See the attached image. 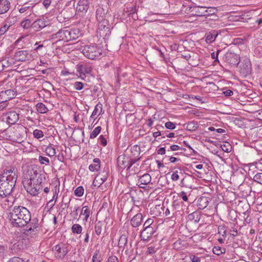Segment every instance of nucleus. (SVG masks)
I'll return each instance as SVG.
<instances>
[{"label": "nucleus", "mask_w": 262, "mask_h": 262, "mask_svg": "<svg viewBox=\"0 0 262 262\" xmlns=\"http://www.w3.org/2000/svg\"><path fill=\"white\" fill-rule=\"evenodd\" d=\"M17 178V169L10 166L4 170L0 176V196L5 198L10 195L15 185Z\"/></svg>", "instance_id": "1"}, {"label": "nucleus", "mask_w": 262, "mask_h": 262, "mask_svg": "<svg viewBox=\"0 0 262 262\" xmlns=\"http://www.w3.org/2000/svg\"><path fill=\"white\" fill-rule=\"evenodd\" d=\"M8 217L13 227H23L31 220V213L25 207L15 206L11 210Z\"/></svg>", "instance_id": "2"}, {"label": "nucleus", "mask_w": 262, "mask_h": 262, "mask_svg": "<svg viewBox=\"0 0 262 262\" xmlns=\"http://www.w3.org/2000/svg\"><path fill=\"white\" fill-rule=\"evenodd\" d=\"M82 54L88 58L94 60L98 58L102 54V49L96 45H85L81 47Z\"/></svg>", "instance_id": "3"}, {"label": "nucleus", "mask_w": 262, "mask_h": 262, "mask_svg": "<svg viewBox=\"0 0 262 262\" xmlns=\"http://www.w3.org/2000/svg\"><path fill=\"white\" fill-rule=\"evenodd\" d=\"M26 128L23 125L14 128L10 135V139L15 142L21 143L26 137Z\"/></svg>", "instance_id": "4"}, {"label": "nucleus", "mask_w": 262, "mask_h": 262, "mask_svg": "<svg viewBox=\"0 0 262 262\" xmlns=\"http://www.w3.org/2000/svg\"><path fill=\"white\" fill-rule=\"evenodd\" d=\"M111 25L107 20L98 23L97 33L104 39H107L111 34Z\"/></svg>", "instance_id": "5"}, {"label": "nucleus", "mask_w": 262, "mask_h": 262, "mask_svg": "<svg viewBox=\"0 0 262 262\" xmlns=\"http://www.w3.org/2000/svg\"><path fill=\"white\" fill-rule=\"evenodd\" d=\"M41 179L40 178V180L37 179V183H33L32 184V182H31V183L28 182L26 183L27 185L25 186V187L27 191L30 194L33 195H36L41 190Z\"/></svg>", "instance_id": "6"}, {"label": "nucleus", "mask_w": 262, "mask_h": 262, "mask_svg": "<svg viewBox=\"0 0 262 262\" xmlns=\"http://www.w3.org/2000/svg\"><path fill=\"white\" fill-rule=\"evenodd\" d=\"M14 57L18 61H27L32 60L33 56L32 54L27 50H19L15 52Z\"/></svg>", "instance_id": "7"}, {"label": "nucleus", "mask_w": 262, "mask_h": 262, "mask_svg": "<svg viewBox=\"0 0 262 262\" xmlns=\"http://www.w3.org/2000/svg\"><path fill=\"white\" fill-rule=\"evenodd\" d=\"M157 229V227H149L144 228V230L141 232L140 237L142 241H148L152 235L154 234Z\"/></svg>", "instance_id": "8"}, {"label": "nucleus", "mask_w": 262, "mask_h": 262, "mask_svg": "<svg viewBox=\"0 0 262 262\" xmlns=\"http://www.w3.org/2000/svg\"><path fill=\"white\" fill-rule=\"evenodd\" d=\"M25 175V179H27L25 180L26 183L28 182L31 183V182L35 180L36 178H38L37 179H38L39 178V176H38L39 173L37 170L32 167L28 168L27 170L26 171Z\"/></svg>", "instance_id": "9"}, {"label": "nucleus", "mask_w": 262, "mask_h": 262, "mask_svg": "<svg viewBox=\"0 0 262 262\" xmlns=\"http://www.w3.org/2000/svg\"><path fill=\"white\" fill-rule=\"evenodd\" d=\"M66 40L67 41L75 40L81 35L80 31L78 28L66 29Z\"/></svg>", "instance_id": "10"}, {"label": "nucleus", "mask_w": 262, "mask_h": 262, "mask_svg": "<svg viewBox=\"0 0 262 262\" xmlns=\"http://www.w3.org/2000/svg\"><path fill=\"white\" fill-rule=\"evenodd\" d=\"M77 72L79 73V76L83 79V76L86 74H90L92 72L91 66L86 64H78L76 66Z\"/></svg>", "instance_id": "11"}, {"label": "nucleus", "mask_w": 262, "mask_h": 262, "mask_svg": "<svg viewBox=\"0 0 262 262\" xmlns=\"http://www.w3.org/2000/svg\"><path fill=\"white\" fill-rule=\"evenodd\" d=\"M53 250L55 251L57 256L60 258L64 257L68 253L67 247L63 244L56 245L53 248Z\"/></svg>", "instance_id": "12"}, {"label": "nucleus", "mask_w": 262, "mask_h": 262, "mask_svg": "<svg viewBox=\"0 0 262 262\" xmlns=\"http://www.w3.org/2000/svg\"><path fill=\"white\" fill-rule=\"evenodd\" d=\"M16 95V93L13 90H7L0 93V98L5 99V101H9L13 99Z\"/></svg>", "instance_id": "13"}, {"label": "nucleus", "mask_w": 262, "mask_h": 262, "mask_svg": "<svg viewBox=\"0 0 262 262\" xmlns=\"http://www.w3.org/2000/svg\"><path fill=\"white\" fill-rule=\"evenodd\" d=\"M118 166L122 169L128 168V158H127L124 155L120 156L117 158Z\"/></svg>", "instance_id": "14"}, {"label": "nucleus", "mask_w": 262, "mask_h": 262, "mask_svg": "<svg viewBox=\"0 0 262 262\" xmlns=\"http://www.w3.org/2000/svg\"><path fill=\"white\" fill-rule=\"evenodd\" d=\"M11 8L9 0H0V14L6 13Z\"/></svg>", "instance_id": "15"}, {"label": "nucleus", "mask_w": 262, "mask_h": 262, "mask_svg": "<svg viewBox=\"0 0 262 262\" xmlns=\"http://www.w3.org/2000/svg\"><path fill=\"white\" fill-rule=\"evenodd\" d=\"M151 180L150 176L148 173H145L138 180V185L140 188H144L142 185H146L148 184Z\"/></svg>", "instance_id": "16"}, {"label": "nucleus", "mask_w": 262, "mask_h": 262, "mask_svg": "<svg viewBox=\"0 0 262 262\" xmlns=\"http://www.w3.org/2000/svg\"><path fill=\"white\" fill-rule=\"evenodd\" d=\"M142 220V214L141 213H137L131 219L130 224L134 228L138 227L141 224Z\"/></svg>", "instance_id": "17"}, {"label": "nucleus", "mask_w": 262, "mask_h": 262, "mask_svg": "<svg viewBox=\"0 0 262 262\" xmlns=\"http://www.w3.org/2000/svg\"><path fill=\"white\" fill-rule=\"evenodd\" d=\"M89 7V3L88 0H79L76 7V10L81 12H86Z\"/></svg>", "instance_id": "18"}, {"label": "nucleus", "mask_w": 262, "mask_h": 262, "mask_svg": "<svg viewBox=\"0 0 262 262\" xmlns=\"http://www.w3.org/2000/svg\"><path fill=\"white\" fill-rule=\"evenodd\" d=\"M18 119V114L15 112H10L7 114V122L8 124H14Z\"/></svg>", "instance_id": "19"}, {"label": "nucleus", "mask_w": 262, "mask_h": 262, "mask_svg": "<svg viewBox=\"0 0 262 262\" xmlns=\"http://www.w3.org/2000/svg\"><path fill=\"white\" fill-rule=\"evenodd\" d=\"M102 111V104L101 103L99 102L95 106L94 110L93 111L91 116V118L95 120L97 118V117L101 114Z\"/></svg>", "instance_id": "20"}, {"label": "nucleus", "mask_w": 262, "mask_h": 262, "mask_svg": "<svg viewBox=\"0 0 262 262\" xmlns=\"http://www.w3.org/2000/svg\"><path fill=\"white\" fill-rule=\"evenodd\" d=\"M208 204L209 201L208 198L201 196L198 200L197 205L199 209H204L208 205Z\"/></svg>", "instance_id": "21"}, {"label": "nucleus", "mask_w": 262, "mask_h": 262, "mask_svg": "<svg viewBox=\"0 0 262 262\" xmlns=\"http://www.w3.org/2000/svg\"><path fill=\"white\" fill-rule=\"evenodd\" d=\"M217 35L218 34L215 30L206 33L205 35L206 42L208 43H212L215 40Z\"/></svg>", "instance_id": "22"}, {"label": "nucleus", "mask_w": 262, "mask_h": 262, "mask_svg": "<svg viewBox=\"0 0 262 262\" xmlns=\"http://www.w3.org/2000/svg\"><path fill=\"white\" fill-rule=\"evenodd\" d=\"M183 126L187 130L190 132L195 131L197 130L199 127L198 123L194 121L184 124Z\"/></svg>", "instance_id": "23"}, {"label": "nucleus", "mask_w": 262, "mask_h": 262, "mask_svg": "<svg viewBox=\"0 0 262 262\" xmlns=\"http://www.w3.org/2000/svg\"><path fill=\"white\" fill-rule=\"evenodd\" d=\"M23 245L20 242H17L13 244L10 247V250L11 251V253L13 254L18 253L20 250L21 249Z\"/></svg>", "instance_id": "24"}, {"label": "nucleus", "mask_w": 262, "mask_h": 262, "mask_svg": "<svg viewBox=\"0 0 262 262\" xmlns=\"http://www.w3.org/2000/svg\"><path fill=\"white\" fill-rule=\"evenodd\" d=\"M94 164L89 166V169L91 171H98L100 168V161L98 158H95L93 160Z\"/></svg>", "instance_id": "25"}, {"label": "nucleus", "mask_w": 262, "mask_h": 262, "mask_svg": "<svg viewBox=\"0 0 262 262\" xmlns=\"http://www.w3.org/2000/svg\"><path fill=\"white\" fill-rule=\"evenodd\" d=\"M91 210L88 206H84L82 207L80 214L84 216L83 221L85 222H88V219L90 216Z\"/></svg>", "instance_id": "26"}, {"label": "nucleus", "mask_w": 262, "mask_h": 262, "mask_svg": "<svg viewBox=\"0 0 262 262\" xmlns=\"http://www.w3.org/2000/svg\"><path fill=\"white\" fill-rule=\"evenodd\" d=\"M32 8L28 4H25L23 5L19 9V12L21 13L26 12V14L30 15L32 13Z\"/></svg>", "instance_id": "27"}, {"label": "nucleus", "mask_w": 262, "mask_h": 262, "mask_svg": "<svg viewBox=\"0 0 262 262\" xmlns=\"http://www.w3.org/2000/svg\"><path fill=\"white\" fill-rule=\"evenodd\" d=\"M104 13L102 8L97 9L96 12V17L98 23H100L103 20H107L104 17Z\"/></svg>", "instance_id": "28"}, {"label": "nucleus", "mask_w": 262, "mask_h": 262, "mask_svg": "<svg viewBox=\"0 0 262 262\" xmlns=\"http://www.w3.org/2000/svg\"><path fill=\"white\" fill-rule=\"evenodd\" d=\"M37 111L41 114H45L49 111L47 107L43 103L39 102L36 105Z\"/></svg>", "instance_id": "29"}, {"label": "nucleus", "mask_w": 262, "mask_h": 262, "mask_svg": "<svg viewBox=\"0 0 262 262\" xmlns=\"http://www.w3.org/2000/svg\"><path fill=\"white\" fill-rule=\"evenodd\" d=\"M46 23L47 22L46 21H44L43 20L38 19L35 21L32 25L33 27L35 28L38 29H42L47 26Z\"/></svg>", "instance_id": "30"}, {"label": "nucleus", "mask_w": 262, "mask_h": 262, "mask_svg": "<svg viewBox=\"0 0 262 262\" xmlns=\"http://www.w3.org/2000/svg\"><path fill=\"white\" fill-rule=\"evenodd\" d=\"M71 230L74 234H80L82 232V227L79 224H75L72 226Z\"/></svg>", "instance_id": "31"}, {"label": "nucleus", "mask_w": 262, "mask_h": 262, "mask_svg": "<svg viewBox=\"0 0 262 262\" xmlns=\"http://www.w3.org/2000/svg\"><path fill=\"white\" fill-rule=\"evenodd\" d=\"M131 152L134 157H138L140 153V147L138 145H135L131 147Z\"/></svg>", "instance_id": "32"}, {"label": "nucleus", "mask_w": 262, "mask_h": 262, "mask_svg": "<svg viewBox=\"0 0 262 262\" xmlns=\"http://www.w3.org/2000/svg\"><path fill=\"white\" fill-rule=\"evenodd\" d=\"M144 228L149 227H153L156 226L157 227V223H155L154 220L152 219L149 218L144 223L143 225Z\"/></svg>", "instance_id": "33"}, {"label": "nucleus", "mask_w": 262, "mask_h": 262, "mask_svg": "<svg viewBox=\"0 0 262 262\" xmlns=\"http://www.w3.org/2000/svg\"><path fill=\"white\" fill-rule=\"evenodd\" d=\"M46 153L50 157H53L55 155V148L52 146H48L46 150Z\"/></svg>", "instance_id": "34"}, {"label": "nucleus", "mask_w": 262, "mask_h": 262, "mask_svg": "<svg viewBox=\"0 0 262 262\" xmlns=\"http://www.w3.org/2000/svg\"><path fill=\"white\" fill-rule=\"evenodd\" d=\"M102 224L100 222H97L95 226V232L97 235H99L102 231Z\"/></svg>", "instance_id": "35"}, {"label": "nucleus", "mask_w": 262, "mask_h": 262, "mask_svg": "<svg viewBox=\"0 0 262 262\" xmlns=\"http://www.w3.org/2000/svg\"><path fill=\"white\" fill-rule=\"evenodd\" d=\"M213 252L217 255H220L221 254L224 253L225 252V249L222 248L219 246H215L213 248Z\"/></svg>", "instance_id": "36"}, {"label": "nucleus", "mask_w": 262, "mask_h": 262, "mask_svg": "<svg viewBox=\"0 0 262 262\" xmlns=\"http://www.w3.org/2000/svg\"><path fill=\"white\" fill-rule=\"evenodd\" d=\"M101 130V126H98L96 127L93 131L92 132V133L90 134V138L91 139H94L100 133Z\"/></svg>", "instance_id": "37"}, {"label": "nucleus", "mask_w": 262, "mask_h": 262, "mask_svg": "<svg viewBox=\"0 0 262 262\" xmlns=\"http://www.w3.org/2000/svg\"><path fill=\"white\" fill-rule=\"evenodd\" d=\"M253 180L262 185V170L260 172L257 173L253 177Z\"/></svg>", "instance_id": "38"}, {"label": "nucleus", "mask_w": 262, "mask_h": 262, "mask_svg": "<svg viewBox=\"0 0 262 262\" xmlns=\"http://www.w3.org/2000/svg\"><path fill=\"white\" fill-rule=\"evenodd\" d=\"M190 220H193L194 222L198 223L200 220V217L198 213L196 212H194L188 215Z\"/></svg>", "instance_id": "39"}, {"label": "nucleus", "mask_w": 262, "mask_h": 262, "mask_svg": "<svg viewBox=\"0 0 262 262\" xmlns=\"http://www.w3.org/2000/svg\"><path fill=\"white\" fill-rule=\"evenodd\" d=\"M84 193V189L82 186H78L76 188L74 191V194L76 196L80 197L82 196Z\"/></svg>", "instance_id": "40"}, {"label": "nucleus", "mask_w": 262, "mask_h": 262, "mask_svg": "<svg viewBox=\"0 0 262 262\" xmlns=\"http://www.w3.org/2000/svg\"><path fill=\"white\" fill-rule=\"evenodd\" d=\"M33 135L34 137L37 139L42 138L44 136L43 132L37 129H36L33 131Z\"/></svg>", "instance_id": "41"}, {"label": "nucleus", "mask_w": 262, "mask_h": 262, "mask_svg": "<svg viewBox=\"0 0 262 262\" xmlns=\"http://www.w3.org/2000/svg\"><path fill=\"white\" fill-rule=\"evenodd\" d=\"M38 160L41 164L48 165L50 163V160L48 158L41 156L39 157Z\"/></svg>", "instance_id": "42"}, {"label": "nucleus", "mask_w": 262, "mask_h": 262, "mask_svg": "<svg viewBox=\"0 0 262 262\" xmlns=\"http://www.w3.org/2000/svg\"><path fill=\"white\" fill-rule=\"evenodd\" d=\"M6 255V248L5 247L0 245V259L3 260Z\"/></svg>", "instance_id": "43"}, {"label": "nucleus", "mask_w": 262, "mask_h": 262, "mask_svg": "<svg viewBox=\"0 0 262 262\" xmlns=\"http://www.w3.org/2000/svg\"><path fill=\"white\" fill-rule=\"evenodd\" d=\"M218 233L225 236L226 235V229L225 226H220L218 228Z\"/></svg>", "instance_id": "44"}, {"label": "nucleus", "mask_w": 262, "mask_h": 262, "mask_svg": "<svg viewBox=\"0 0 262 262\" xmlns=\"http://www.w3.org/2000/svg\"><path fill=\"white\" fill-rule=\"evenodd\" d=\"M15 21V19L14 18L9 16L7 18L5 21V24L7 26H9V27L10 28L11 26H12L13 24H14Z\"/></svg>", "instance_id": "45"}, {"label": "nucleus", "mask_w": 262, "mask_h": 262, "mask_svg": "<svg viewBox=\"0 0 262 262\" xmlns=\"http://www.w3.org/2000/svg\"><path fill=\"white\" fill-rule=\"evenodd\" d=\"M30 25L31 20L29 19H26L25 20L23 21L21 24V27L24 29L28 28L30 26Z\"/></svg>", "instance_id": "46"}, {"label": "nucleus", "mask_w": 262, "mask_h": 262, "mask_svg": "<svg viewBox=\"0 0 262 262\" xmlns=\"http://www.w3.org/2000/svg\"><path fill=\"white\" fill-rule=\"evenodd\" d=\"M99 179L101 181V182L99 183V185H100L106 181V177L105 176H104L103 177H100L99 176H97L94 181V183H96V182H98L99 180Z\"/></svg>", "instance_id": "47"}, {"label": "nucleus", "mask_w": 262, "mask_h": 262, "mask_svg": "<svg viewBox=\"0 0 262 262\" xmlns=\"http://www.w3.org/2000/svg\"><path fill=\"white\" fill-rule=\"evenodd\" d=\"M9 28V26L6 24L0 28V36L4 34Z\"/></svg>", "instance_id": "48"}, {"label": "nucleus", "mask_w": 262, "mask_h": 262, "mask_svg": "<svg viewBox=\"0 0 262 262\" xmlns=\"http://www.w3.org/2000/svg\"><path fill=\"white\" fill-rule=\"evenodd\" d=\"M230 56H231V58H233L234 59V61L230 60L229 61V63L231 64H233L234 65H237L239 63V61L237 59V56L236 55H233L230 54Z\"/></svg>", "instance_id": "49"}, {"label": "nucleus", "mask_w": 262, "mask_h": 262, "mask_svg": "<svg viewBox=\"0 0 262 262\" xmlns=\"http://www.w3.org/2000/svg\"><path fill=\"white\" fill-rule=\"evenodd\" d=\"M7 102L8 101H5V99L0 98V111L3 110L7 106Z\"/></svg>", "instance_id": "50"}, {"label": "nucleus", "mask_w": 262, "mask_h": 262, "mask_svg": "<svg viewBox=\"0 0 262 262\" xmlns=\"http://www.w3.org/2000/svg\"><path fill=\"white\" fill-rule=\"evenodd\" d=\"M165 126L169 129H173L176 127L175 124L171 122H167L165 124Z\"/></svg>", "instance_id": "51"}, {"label": "nucleus", "mask_w": 262, "mask_h": 262, "mask_svg": "<svg viewBox=\"0 0 262 262\" xmlns=\"http://www.w3.org/2000/svg\"><path fill=\"white\" fill-rule=\"evenodd\" d=\"M74 86L76 90H81L83 88V84L81 82H76Z\"/></svg>", "instance_id": "52"}, {"label": "nucleus", "mask_w": 262, "mask_h": 262, "mask_svg": "<svg viewBox=\"0 0 262 262\" xmlns=\"http://www.w3.org/2000/svg\"><path fill=\"white\" fill-rule=\"evenodd\" d=\"M127 242V238L125 235H122L119 241V245L122 246V244H125Z\"/></svg>", "instance_id": "53"}, {"label": "nucleus", "mask_w": 262, "mask_h": 262, "mask_svg": "<svg viewBox=\"0 0 262 262\" xmlns=\"http://www.w3.org/2000/svg\"><path fill=\"white\" fill-rule=\"evenodd\" d=\"M60 36H61V40H66V29H63L58 31Z\"/></svg>", "instance_id": "54"}, {"label": "nucleus", "mask_w": 262, "mask_h": 262, "mask_svg": "<svg viewBox=\"0 0 262 262\" xmlns=\"http://www.w3.org/2000/svg\"><path fill=\"white\" fill-rule=\"evenodd\" d=\"M8 262H25L24 260L18 257H13L10 259Z\"/></svg>", "instance_id": "55"}, {"label": "nucleus", "mask_w": 262, "mask_h": 262, "mask_svg": "<svg viewBox=\"0 0 262 262\" xmlns=\"http://www.w3.org/2000/svg\"><path fill=\"white\" fill-rule=\"evenodd\" d=\"M99 142H100V143L103 146H105L107 144V141L106 140V139L103 137V136L102 135H101L100 137H99Z\"/></svg>", "instance_id": "56"}, {"label": "nucleus", "mask_w": 262, "mask_h": 262, "mask_svg": "<svg viewBox=\"0 0 262 262\" xmlns=\"http://www.w3.org/2000/svg\"><path fill=\"white\" fill-rule=\"evenodd\" d=\"M171 179L173 181H176L179 180V176L178 174V171H176L172 174Z\"/></svg>", "instance_id": "57"}, {"label": "nucleus", "mask_w": 262, "mask_h": 262, "mask_svg": "<svg viewBox=\"0 0 262 262\" xmlns=\"http://www.w3.org/2000/svg\"><path fill=\"white\" fill-rule=\"evenodd\" d=\"M93 262H100V257L97 252H95L93 256Z\"/></svg>", "instance_id": "58"}, {"label": "nucleus", "mask_w": 262, "mask_h": 262, "mask_svg": "<svg viewBox=\"0 0 262 262\" xmlns=\"http://www.w3.org/2000/svg\"><path fill=\"white\" fill-rule=\"evenodd\" d=\"M38 227L37 224V223H32V225L30 226V227L28 226L27 227V230L28 231H34V230Z\"/></svg>", "instance_id": "59"}, {"label": "nucleus", "mask_w": 262, "mask_h": 262, "mask_svg": "<svg viewBox=\"0 0 262 262\" xmlns=\"http://www.w3.org/2000/svg\"><path fill=\"white\" fill-rule=\"evenodd\" d=\"M220 51H221L220 50H217V51L216 52V53H215L214 52L211 53V58L213 59H215V61L217 60L219 61V60H217V58H218L219 53Z\"/></svg>", "instance_id": "60"}, {"label": "nucleus", "mask_w": 262, "mask_h": 262, "mask_svg": "<svg viewBox=\"0 0 262 262\" xmlns=\"http://www.w3.org/2000/svg\"><path fill=\"white\" fill-rule=\"evenodd\" d=\"M107 262H118V258L116 256H110Z\"/></svg>", "instance_id": "61"}, {"label": "nucleus", "mask_w": 262, "mask_h": 262, "mask_svg": "<svg viewBox=\"0 0 262 262\" xmlns=\"http://www.w3.org/2000/svg\"><path fill=\"white\" fill-rule=\"evenodd\" d=\"M180 196L182 198L183 201L186 202L188 201V198L187 196L186 193L184 191H182L180 193Z\"/></svg>", "instance_id": "62"}, {"label": "nucleus", "mask_w": 262, "mask_h": 262, "mask_svg": "<svg viewBox=\"0 0 262 262\" xmlns=\"http://www.w3.org/2000/svg\"><path fill=\"white\" fill-rule=\"evenodd\" d=\"M190 259L192 262H200V257L195 255H192L190 256Z\"/></svg>", "instance_id": "63"}, {"label": "nucleus", "mask_w": 262, "mask_h": 262, "mask_svg": "<svg viewBox=\"0 0 262 262\" xmlns=\"http://www.w3.org/2000/svg\"><path fill=\"white\" fill-rule=\"evenodd\" d=\"M223 94L226 96H232L233 94V92L230 90H228L223 92Z\"/></svg>", "instance_id": "64"}]
</instances>
